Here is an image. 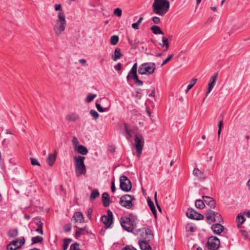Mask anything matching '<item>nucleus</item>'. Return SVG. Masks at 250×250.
Returning <instances> with one entry per match:
<instances>
[{
	"mask_svg": "<svg viewBox=\"0 0 250 250\" xmlns=\"http://www.w3.org/2000/svg\"><path fill=\"white\" fill-rule=\"evenodd\" d=\"M102 202L104 207H107L109 206L110 200L109 194L106 192H104L102 194Z\"/></svg>",
	"mask_w": 250,
	"mask_h": 250,
	"instance_id": "obj_23",
	"label": "nucleus"
},
{
	"mask_svg": "<svg viewBox=\"0 0 250 250\" xmlns=\"http://www.w3.org/2000/svg\"><path fill=\"white\" fill-rule=\"evenodd\" d=\"M217 76L218 73H214L213 76L210 78L209 82L208 84V89L206 94V97L208 95V94L211 92L212 88L214 87Z\"/></svg>",
	"mask_w": 250,
	"mask_h": 250,
	"instance_id": "obj_17",
	"label": "nucleus"
},
{
	"mask_svg": "<svg viewBox=\"0 0 250 250\" xmlns=\"http://www.w3.org/2000/svg\"><path fill=\"white\" fill-rule=\"evenodd\" d=\"M245 221V219L243 215H242L241 214H238L237 215V216L236 217V221L237 223V226H238V228H239V229L241 228L242 225L244 223Z\"/></svg>",
	"mask_w": 250,
	"mask_h": 250,
	"instance_id": "obj_28",
	"label": "nucleus"
},
{
	"mask_svg": "<svg viewBox=\"0 0 250 250\" xmlns=\"http://www.w3.org/2000/svg\"><path fill=\"white\" fill-rule=\"evenodd\" d=\"M120 223L125 230L128 232L132 231L133 229V222L130 218L126 216L121 217Z\"/></svg>",
	"mask_w": 250,
	"mask_h": 250,
	"instance_id": "obj_13",
	"label": "nucleus"
},
{
	"mask_svg": "<svg viewBox=\"0 0 250 250\" xmlns=\"http://www.w3.org/2000/svg\"><path fill=\"white\" fill-rule=\"evenodd\" d=\"M63 230L65 232H69L71 230V225L70 224H67L63 227Z\"/></svg>",
	"mask_w": 250,
	"mask_h": 250,
	"instance_id": "obj_49",
	"label": "nucleus"
},
{
	"mask_svg": "<svg viewBox=\"0 0 250 250\" xmlns=\"http://www.w3.org/2000/svg\"><path fill=\"white\" fill-rule=\"evenodd\" d=\"M207 220L211 224L213 222H217L221 223L223 221V219L221 215L210 209L207 211Z\"/></svg>",
	"mask_w": 250,
	"mask_h": 250,
	"instance_id": "obj_7",
	"label": "nucleus"
},
{
	"mask_svg": "<svg viewBox=\"0 0 250 250\" xmlns=\"http://www.w3.org/2000/svg\"><path fill=\"white\" fill-rule=\"evenodd\" d=\"M72 143L74 149L79 146V141L76 136L73 137Z\"/></svg>",
	"mask_w": 250,
	"mask_h": 250,
	"instance_id": "obj_40",
	"label": "nucleus"
},
{
	"mask_svg": "<svg viewBox=\"0 0 250 250\" xmlns=\"http://www.w3.org/2000/svg\"><path fill=\"white\" fill-rule=\"evenodd\" d=\"M196 79H192L190 83L188 85L187 89L186 90V92L188 93V92L193 86V85L196 83Z\"/></svg>",
	"mask_w": 250,
	"mask_h": 250,
	"instance_id": "obj_43",
	"label": "nucleus"
},
{
	"mask_svg": "<svg viewBox=\"0 0 250 250\" xmlns=\"http://www.w3.org/2000/svg\"><path fill=\"white\" fill-rule=\"evenodd\" d=\"M25 243V239L23 237L13 240L6 246L7 250H16L21 248Z\"/></svg>",
	"mask_w": 250,
	"mask_h": 250,
	"instance_id": "obj_9",
	"label": "nucleus"
},
{
	"mask_svg": "<svg viewBox=\"0 0 250 250\" xmlns=\"http://www.w3.org/2000/svg\"><path fill=\"white\" fill-rule=\"evenodd\" d=\"M57 154V151H55L54 153L49 154L48 157H47L46 162L50 166H52L54 165L56 159Z\"/></svg>",
	"mask_w": 250,
	"mask_h": 250,
	"instance_id": "obj_22",
	"label": "nucleus"
},
{
	"mask_svg": "<svg viewBox=\"0 0 250 250\" xmlns=\"http://www.w3.org/2000/svg\"><path fill=\"white\" fill-rule=\"evenodd\" d=\"M211 229L217 234H220L224 230V227L220 223H216L211 226Z\"/></svg>",
	"mask_w": 250,
	"mask_h": 250,
	"instance_id": "obj_21",
	"label": "nucleus"
},
{
	"mask_svg": "<svg viewBox=\"0 0 250 250\" xmlns=\"http://www.w3.org/2000/svg\"><path fill=\"white\" fill-rule=\"evenodd\" d=\"M203 199L204 202L210 208H214L215 207L216 203L212 198L209 196H203Z\"/></svg>",
	"mask_w": 250,
	"mask_h": 250,
	"instance_id": "obj_20",
	"label": "nucleus"
},
{
	"mask_svg": "<svg viewBox=\"0 0 250 250\" xmlns=\"http://www.w3.org/2000/svg\"><path fill=\"white\" fill-rule=\"evenodd\" d=\"M100 103H96V107L97 110L100 112L108 111L110 109V103L107 98H102L100 99Z\"/></svg>",
	"mask_w": 250,
	"mask_h": 250,
	"instance_id": "obj_11",
	"label": "nucleus"
},
{
	"mask_svg": "<svg viewBox=\"0 0 250 250\" xmlns=\"http://www.w3.org/2000/svg\"><path fill=\"white\" fill-rule=\"evenodd\" d=\"M85 229L86 227L84 228H80L77 229L76 231L75 237L76 238L80 237L81 235L83 234V232L85 230Z\"/></svg>",
	"mask_w": 250,
	"mask_h": 250,
	"instance_id": "obj_38",
	"label": "nucleus"
},
{
	"mask_svg": "<svg viewBox=\"0 0 250 250\" xmlns=\"http://www.w3.org/2000/svg\"><path fill=\"white\" fill-rule=\"evenodd\" d=\"M36 231L40 233L42 235L43 232V230H42V228H41V227H38L36 229Z\"/></svg>",
	"mask_w": 250,
	"mask_h": 250,
	"instance_id": "obj_56",
	"label": "nucleus"
},
{
	"mask_svg": "<svg viewBox=\"0 0 250 250\" xmlns=\"http://www.w3.org/2000/svg\"><path fill=\"white\" fill-rule=\"evenodd\" d=\"M92 213V208H89L87 211V216L90 220H91Z\"/></svg>",
	"mask_w": 250,
	"mask_h": 250,
	"instance_id": "obj_53",
	"label": "nucleus"
},
{
	"mask_svg": "<svg viewBox=\"0 0 250 250\" xmlns=\"http://www.w3.org/2000/svg\"><path fill=\"white\" fill-rule=\"evenodd\" d=\"M155 69L156 64L154 62H145L140 66L138 73L140 75H151Z\"/></svg>",
	"mask_w": 250,
	"mask_h": 250,
	"instance_id": "obj_5",
	"label": "nucleus"
},
{
	"mask_svg": "<svg viewBox=\"0 0 250 250\" xmlns=\"http://www.w3.org/2000/svg\"><path fill=\"white\" fill-rule=\"evenodd\" d=\"M100 196V193L98 189H94L92 190V191L91 193L90 196V200L93 201L97 197Z\"/></svg>",
	"mask_w": 250,
	"mask_h": 250,
	"instance_id": "obj_32",
	"label": "nucleus"
},
{
	"mask_svg": "<svg viewBox=\"0 0 250 250\" xmlns=\"http://www.w3.org/2000/svg\"><path fill=\"white\" fill-rule=\"evenodd\" d=\"M195 206L196 208L200 209H202L205 207V202L204 201H203L202 200H197L195 201Z\"/></svg>",
	"mask_w": 250,
	"mask_h": 250,
	"instance_id": "obj_36",
	"label": "nucleus"
},
{
	"mask_svg": "<svg viewBox=\"0 0 250 250\" xmlns=\"http://www.w3.org/2000/svg\"><path fill=\"white\" fill-rule=\"evenodd\" d=\"M119 42V37L117 35H114L111 37L110 39V43L112 45H116Z\"/></svg>",
	"mask_w": 250,
	"mask_h": 250,
	"instance_id": "obj_37",
	"label": "nucleus"
},
{
	"mask_svg": "<svg viewBox=\"0 0 250 250\" xmlns=\"http://www.w3.org/2000/svg\"><path fill=\"white\" fill-rule=\"evenodd\" d=\"M124 130L125 133V137L127 139H129L134 135V146L136 150L137 156L139 157L142 153L145 144V140L142 134L138 131L137 128L130 129L129 125L126 123L124 124Z\"/></svg>",
	"mask_w": 250,
	"mask_h": 250,
	"instance_id": "obj_1",
	"label": "nucleus"
},
{
	"mask_svg": "<svg viewBox=\"0 0 250 250\" xmlns=\"http://www.w3.org/2000/svg\"><path fill=\"white\" fill-rule=\"evenodd\" d=\"M143 20V17L140 18L137 22L134 23L132 24V27L134 29H138L139 26L140 24H141V23L142 22Z\"/></svg>",
	"mask_w": 250,
	"mask_h": 250,
	"instance_id": "obj_42",
	"label": "nucleus"
},
{
	"mask_svg": "<svg viewBox=\"0 0 250 250\" xmlns=\"http://www.w3.org/2000/svg\"><path fill=\"white\" fill-rule=\"evenodd\" d=\"M69 250H80L79 244L78 243H75L72 244L70 247Z\"/></svg>",
	"mask_w": 250,
	"mask_h": 250,
	"instance_id": "obj_46",
	"label": "nucleus"
},
{
	"mask_svg": "<svg viewBox=\"0 0 250 250\" xmlns=\"http://www.w3.org/2000/svg\"><path fill=\"white\" fill-rule=\"evenodd\" d=\"M31 164L32 165H37V166H40V163L38 162V161L34 158H30Z\"/></svg>",
	"mask_w": 250,
	"mask_h": 250,
	"instance_id": "obj_50",
	"label": "nucleus"
},
{
	"mask_svg": "<svg viewBox=\"0 0 250 250\" xmlns=\"http://www.w3.org/2000/svg\"><path fill=\"white\" fill-rule=\"evenodd\" d=\"M96 97L97 95L96 94L89 93L87 95L85 101L86 103H89L91 102Z\"/></svg>",
	"mask_w": 250,
	"mask_h": 250,
	"instance_id": "obj_39",
	"label": "nucleus"
},
{
	"mask_svg": "<svg viewBox=\"0 0 250 250\" xmlns=\"http://www.w3.org/2000/svg\"><path fill=\"white\" fill-rule=\"evenodd\" d=\"M18 235V230L17 229L10 230L7 232V236L11 238L16 237Z\"/></svg>",
	"mask_w": 250,
	"mask_h": 250,
	"instance_id": "obj_34",
	"label": "nucleus"
},
{
	"mask_svg": "<svg viewBox=\"0 0 250 250\" xmlns=\"http://www.w3.org/2000/svg\"><path fill=\"white\" fill-rule=\"evenodd\" d=\"M76 222L83 223L84 222V218L81 212H76L73 216Z\"/></svg>",
	"mask_w": 250,
	"mask_h": 250,
	"instance_id": "obj_24",
	"label": "nucleus"
},
{
	"mask_svg": "<svg viewBox=\"0 0 250 250\" xmlns=\"http://www.w3.org/2000/svg\"><path fill=\"white\" fill-rule=\"evenodd\" d=\"M122 10L120 8H117L114 10V14L117 17H121L122 16Z\"/></svg>",
	"mask_w": 250,
	"mask_h": 250,
	"instance_id": "obj_45",
	"label": "nucleus"
},
{
	"mask_svg": "<svg viewBox=\"0 0 250 250\" xmlns=\"http://www.w3.org/2000/svg\"><path fill=\"white\" fill-rule=\"evenodd\" d=\"M115 183H114V182H112V184H111V191L112 192H114L115 191Z\"/></svg>",
	"mask_w": 250,
	"mask_h": 250,
	"instance_id": "obj_57",
	"label": "nucleus"
},
{
	"mask_svg": "<svg viewBox=\"0 0 250 250\" xmlns=\"http://www.w3.org/2000/svg\"><path fill=\"white\" fill-rule=\"evenodd\" d=\"M193 174L199 180L201 181H203L206 178V176L205 173L197 167L194 168L193 170Z\"/></svg>",
	"mask_w": 250,
	"mask_h": 250,
	"instance_id": "obj_18",
	"label": "nucleus"
},
{
	"mask_svg": "<svg viewBox=\"0 0 250 250\" xmlns=\"http://www.w3.org/2000/svg\"><path fill=\"white\" fill-rule=\"evenodd\" d=\"M120 187L122 190L128 192L131 189V183L126 176L122 175L120 177Z\"/></svg>",
	"mask_w": 250,
	"mask_h": 250,
	"instance_id": "obj_12",
	"label": "nucleus"
},
{
	"mask_svg": "<svg viewBox=\"0 0 250 250\" xmlns=\"http://www.w3.org/2000/svg\"><path fill=\"white\" fill-rule=\"evenodd\" d=\"M219 239L216 236L210 237L208 241V247L211 250H217L220 246Z\"/></svg>",
	"mask_w": 250,
	"mask_h": 250,
	"instance_id": "obj_14",
	"label": "nucleus"
},
{
	"mask_svg": "<svg viewBox=\"0 0 250 250\" xmlns=\"http://www.w3.org/2000/svg\"><path fill=\"white\" fill-rule=\"evenodd\" d=\"M148 205L152 213L155 216L156 215L157 211L155 208V206L152 201H151L150 199H148L147 200Z\"/></svg>",
	"mask_w": 250,
	"mask_h": 250,
	"instance_id": "obj_31",
	"label": "nucleus"
},
{
	"mask_svg": "<svg viewBox=\"0 0 250 250\" xmlns=\"http://www.w3.org/2000/svg\"><path fill=\"white\" fill-rule=\"evenodd\" d=\"M84 159L85 157L81 155L74 157L75 172L77 177L86 173V169L84 163Z\"/></svg>",
	"mask_w": 250,
	"mask_h": 250,
	"instance_id": "obj_4",
	"label": "nucleus"
},
{
	"mask_svg": "<svg viewBox=\"0 0 250 250\" xmlns=\"http://www.w3.org/2000/svg\"><path fill=\"white\" fill-rule=\"evenodd\" d=\"M79 62L83 63V64H85L86 63V61L84 59H82L79 60Z\"/></svg>",
	"mask_w": 250,
	"mask_h": 250,
	"instance_id": "obj_61",
	"label": "nucleus"
},
{
	"mask_svg": "<svg viewBox=\"0 0 250 250\" xmlns=\"http://www.w3.org/2000/svg\"><path fill=\"white\" fill-rule=\"evenodd\" d=\"M72 241L71 238H65L63 239L62 249L63 250H66L70 243Z\"/></svg>",
	"mask_w": 250,
	"mask_h": 250,
	"instance_id": "obj_35",
	"label": "nucleus"
},
{
	"mask_svg": "<svg viewBox=\"0 0 250 250\" xmlns=\"http://www.w3.org/2000/svg\"><path fill=\"white\" fill-rule=\"evenodd\" d=\"M247 186L248 188V189L250 190V180H249V181L247 182Z\"/></svg>",
	"mask_w": 250,
	"mask_h": 250,
	"instance_id": "obj_63",
	"label": "nucleus"
},
{
	"mask_svg": "<svg viewBox=\"0 0 250 250\" xmlns=\"http://www.w3.org/2000/svg\"><path fill=\"white\" fill-rule=\"evenodd\" d=\"M112 212L108 209L107 210V215H104L101 217V221L108 228L109 227L113 222Z\"/></svg>",
	"mask_w": 250,
	"mask_h": 250,
	"instance_id": "obj_15",
	"label": "nucleus"
},
{
	"mask_svg": "<svg viewBox=\"0 0 250 250\" xmlns=\"http://www.w3.org/2000/svg\"><path fill=\"white\" fill-rule=\"evenodd\" d=\"M74 150L83 155L87 154L88 152L87 148L82 145H79V146L77 147V148Z\"/></svg>",
	"mask_w": 250,
	"mask_h": 250,
	"instance_id": "obj_25",
	"label": "nucleus"
},
{
	"mask_svg": "<svg viewBox=\"0 0 250 250\" xmlns=\"http://www.w3.org/2000/svg\"><path fill=\"white\" fill-rule=\"evenodd\" d=\"M150 29L153 33L155 35L162 34L163 35L164 33L161 29L160 27L157 25H153L151 27Z\"/></svg>",
	"mask_w": 250,
	"mask_h": 250,
	"instance_id": "obj_30",
	"label": "nucleus"
},
{
	"mask_svg": "<svg viewBox=\"0 0 250 250\" xmlns=\"http://www.w3.org/2000/svg\"><path fill=\"white\" fill-rule=\"evenodd\" d=\"M37 224L38 225V227H41V228H42L43 223L41 221H39Z\"/></svg>",
	"mask_w": 250,
	"mask_h": 250,
	"instance_id": "obj_62",
	"label": "nucleus"
},
{
	"mask_svg": "<svg viewBox=\"0 0 250 250\" xmlns=\"http://www.w3.org/2000/svg\"><path fill=\"white\" fill-rule=\"evenodd\" d=\"M241 232L245 239L248 238V233L247 231L243 229H241Z\"/></svg>",
	"mask_w": 250,
	"mask_h": 250,
	"instance_id": "obj_52",
	"label": "nucleus"
},
{
	"mask_svg": "<svg viewBox=\"0 0 250 250\" xmlns=\"http://www.w3.org/2000/svg\"><path fill=\"white\" fill-rule=\"evenodd\" d=\"M155 90L153 89L150 94H149V97H155Z\"/></svg>",
	"mask_w": 250,
	"mask_h": 250,
	"instance_id": "obj_60",
	"label": "nucleus"
},
{
	"mask_svg": "<svg viewBox=\"0 0 250 250\" xmlns=\"http://www.w3.org/2000/svg\"><path fill=\"white\" fill-rule=\"evenodd\" d=\"M128 42L130 45L131 48H135L136 47V45L133 42L132 40L128 39Z\"/></svg>",
	"mask_w": 250,
	"mask_h": 250,
	"instance_id": "obj_55",
	"label": "nucleus"
},
{
	"mask_svg": "<svg viewBox=\"0 0 250 250\" xmlns=\"http://www.w3.org/2000/svg\"><path fill=\"white\" fill-rule=\"evenodd\" d=\"M137 63H135L129 72L126 79L128 81H129L130 79H132L135 81V83L137 85L142 86L143 85V82L139 79L138 76L137 75Z\"/></svg>",
	"mask_w": 250,
	"mask_h": 250,
	"instance_id": "obj_6",
	"label": "nucleus"
},
{
	"mask_svg": "<svg viewBox=\"0 0 250 250\" xmlns=\"http://www.w3.org/2000/svg\"><path fill=\"white\" fill-rule=\"evenodd\" d=\"M173 57V54L169 55L165 60L163 61L162 64H161V66H163L167 63Z\"/></svg>",
	"mask_w": 250,
	"mask_h": 250,
	"instance_id": "obj_48",
	"label": "nucleus"
},
{
	"mask_svg": "<svg viewBox=\"0 0 250 250\" xmlns=\"http://www.w3.org/2000/svg\"><path fill=\"white\" fill-rule=\"evenodd\" d=\"M65 119L69 122H76L80 119V117L76 113L70 112L66 115Z\"/></svg>",
	"mask_w": 250,
	"mask_h": 250,
	"instance_id": "obj_19",
	"label": "nucleus"
},
{
	"mask_svg": "<svg viewBox=\"0 0 250 250\" xmlns=\"http://www.w3.org/2000/svg\"><path fill=\"white\" fill-rule=\"evenodd\" d=\"M58 19L55 21L53 30L57 36H60L65 30L66 21L63 12H60L58 14Z\"/></svg>",
	"mask_w": 250,
	"mask_h": 250,
	"instance_id": "obj_3",
	"label": "nucleus"
},
{
	"mask_svg": "<svg viewBox=\"0 0 250 250\" xmlns=\"http://www.w3.org/2000/svg\"><path fill=\"white\" fill-rule=\"evenodd\" d=\"M114 68L116 70H118V71L121 70V69H122V64H121V63L119 62L118 64H117L116 65H115L114 66Z\"/></svg>",
	"mask_w": 250,
	"mask_h": 250,
	"instance_id": "obj_54",
	"label": "nucleus"
},
{
	"mask_svg": "<svg viewBox=\"0 0 250 250\" xmlns=\"http://www.w3.org/2000/svg\"><path fill=\"white\" fill-rule=\"evenodd\" d=\"M61 5L60 4H57L55 5V9L56 11H58L61 10Z\"/></svg>",
	"mask_w": 250,
	"mask_h": 250,
	"instance_id": "obj_58",
	"label": "nucleus"
},
{
	"mask_svg": "<svg viewBox=\"0 0 250 250\" xmlns=\"http://www.w3.org/2000/svg\"><path fill=\"white\" fill-rule=\"evenodd\" d=\"M89 113L94 118L95 120H97L99 117L98 113L95 110L91 109Z\"/></svg>",
	"mask_w": 250,
	"mask_h": 250,
	"instance_id": "obj_44",
	"label": "nucleus"
},
{
	"mask_svg": "<svg viewBox=\"0 0 250 250\" xmlns=\"http://www.w3.org/2000/svg\"><path fill=\"white\" fill-rule=\"evenodd\" d=\"M162 43H160V45L162 47H165V49H164L165 51H167L169 47V44L168 42V39L166 38L165 37H163L162 38Z\"/></svg>",
	"mask_w": 250,
	"mask_h": 250,
	"instance_id": "obj_29",
	"label": "nucleus"
},
{
	"mask_svg": "<svg viewBox=\"0 0 250 250\" xmlns=\"http://www.w3.org/2000/svg\"><path fill=\"white\" fill-rule=\"evenodd\" d=\"M153 239L152 231L148 228H143L141 230L140 238L139 242H150Z\"/></svg>",
	"mask_w": 250,
	"mask_h": 250,
	"instance_id": "obj_8",
	"label": "nucleus"
},
{
	"mask_svg": "<svg viewBox=\"0 0 250 250\" xmlns=\"http://www.w3.org/2000/svg\"><path fill=\"white\" fill-rule=\"evenodd\" d=\"M186 214L188 218L191 219L200 220L204 218V216L202 214L197 212L192 208L188 209Z\"/></svg>",
	"mask_w": 250,
	"mask_h": 250,
	"instance_id": "obj_16",
	"label": "nucleus"
},
{
	"mask_svg": "<svg viewBox=\"0 0 250 250\" xmlns=\"http://www.w3.org/2000/svg\"><path fill=\"white\" fill-rule=\"evenodd\" d=\"M156 196H157V192H156L155 193V196H154L155 199V202H156V203L157 206L158 208H159V209L160 210H161V208H160V206L158 205V203H157V200Z\"/></svg>",
	"mask_w": 250,
	"mask_h": 250,
	"instance_id": "obj_59",
	"label": "nucleus"
},
{
	"mask_svg": "<svg viewBox=\"0 0 250 250\" xmlns=\"http://www.w3.org/2000/svg\"><path fill=\"white\" fill-rule=\"evenodd\" d=\"M139 245L142 250H152V248L149 244V242L144 241L139 242Z\"/></svg>",
	"mask_w": 250,
	"mask_h": 250,
	"instance_id": "obj_26",
	"label": "nucleus"
},
{
	"mask_svg": "<svg viewBox=\"0 0 250 250\" xmlns=\"http://www.w3.org/2000/svg\"><path fill=\"white\" fill-rule=\"evenodd\" d=\"M169 2L167 0H154L152 10L154 13L164 16L169 10Z\"/></svg>",
	"mask_w": 250,
	"mask_h": 250,
	"instance_id": "obj_2",
	"label": "nucleus"
},
{
	"mask_svg": "<svg viewBox=\"0 0 250 250\" xmlns=\"http://www.w3.org/2000/svg\"><path fill=\"white\" fill-rule=\"evenodd\" d=\"M187 231L193 232L196 230V227L192 223H188L186 226Z\"/></svg>",
	"mask_w": 250,
	"mask_h": 250,
	"instance_id": "obj_33",
	"label": "nucleus"
},
{
	"mask_svg": "<svg viewBox=\"0 0 250 250\" xmlns=\"http://www.w3.org/2000/svg\"><path fill=\"white\" fill-rule=\"evenodd\" d=\"M162 53H157L156 54V56L157 57H160L162 55Z\"/></svg>",
	"mask_w": 250,
	"mask_h": 250,
	"instance_id": "obj_64",
	"label": "nucleus"
},
{
	"mask_svg": "<svg viewBox=\"0 0 250 250\" xmlns=\"http://www.w3.org/2000/svg\"><path fill=\"white\" fill-rule=\"evenodd\" d=\"M42 240L43 238L39 236L33 237L32 238V241L33 244L38 243H41L42 241Z\"/></svg>",
	"mask_w": 250,
	"mask_h": 250,
	"instance_id": "obj_41",
	"label": "nucleus"
},
{
	"mask_svg": "<svg viewBox=\"0 0 250 250\" xmlns=\"http://www.w3.org/2000/svg\"><path fill=\"white\" fill-rule=\"evenodd\" d=\"M134 199L133 196L126 194L120 198L119 203L122 206L129 209L132 207V201Z\"/></svg>",
	"mask_w": 250,
	"mask_h": 250,
	"instance_id": "obj_10",
	"label": "nucleus"
},
{
	"mask_svg": "<svg viewBox=\"0 0 250 250\" xmlns=\"http://www.w3.org/2000/svg\"><path fill=\"white\" fill-rule=\"evenodd\" d=\"M152 21L155 24H159L160 22V18L155 16L152 18Z\"/></svg>",
	"mask_w": 250,
	"mask_h": 250,
	"instance_id": "obj_51",
	"label": "nucleus"
},
{
	"mask_svg": "<svg viewBox=\"0 0 250 250\" xmlns=\"http://www.w3.org/2000/svg\"><path fill=\"white\" fill-rule=\"evenodd\" d=\"M223 124V122L222 120H221L218 123V138H220Z\"/></svg>",
	"mask_w": 250,
	"mask_h": 250,
	"instance_id": "obj_47",
	"label": "nucleus"
},
{
	"mask_svg": "<svg viewBox=\"0 0 250 250\" xmlns=\"http://www.w3.org/2000/svg\"><path fill=\"white\" fill-rule=\"evenodd\" d=\"M122 54L121 52V50L119 48H116L114 50V53L112 55L111 58L114 61H116L117 60L121 58Z\"/></svg>",
	"mask_w": 250,
	"mask_h": 250,
	"instance_id": "obj_27",
	"label": "nucleus"
}]
</instances>
